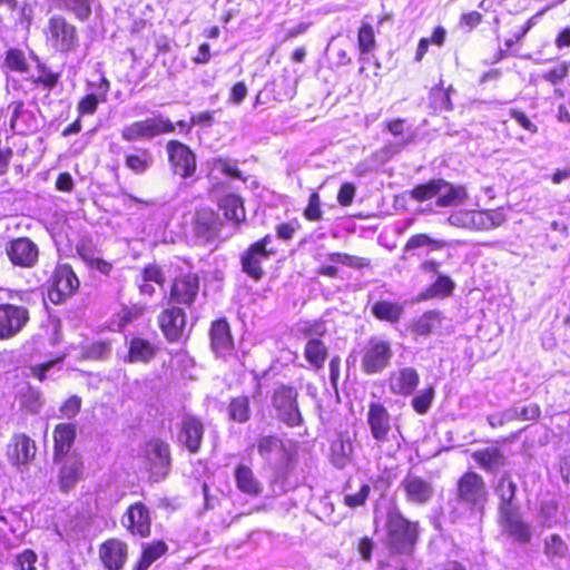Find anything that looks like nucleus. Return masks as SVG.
I'll return each mask as SVG.
<instances>
[{"label": "nucleus", "mask_w": 570, "mask_h": 570, "mask_svg": "<svg viewBox=\"0 0 570 570\" xmlns=\"http://www.w3.org/2000/svg\"><path fill=\"white\" fill-rule=\"evenodd\" d=\"M386 543L396 553H411L417 537L419 524L407 520L397 508L387 512Z\"/></svg>", "instance_id": "f257e3e1"}, {"label": "nucleus", "mask_w": 570, "mask_h": 570, "mask_svg": "<svg viewBox=\"0 0 570 570\" xmlns=\"http://www.w3.org/2000/svg\"><path fill=\"white\" fill-rule=\"evenodd\" d=\"M47 45L58 53L76 52L80 46L79 33L75 24L61 14L49 18L45 28Z\"/></svg>", "instance_id": "f03ea898"}, {"label": "nucleus", "mask_w": 570, "mask_h": 570, "mask_svg": "<svg viewBox=\"0 0 570 570\" xmlns=\"http://www.w3.org/2000/svg\"><path fill=\"white\" fill-rule=\"evenodd\" d=\"M175 126L169 118L157 115L145 120L134 121L121 130V138L125 141L132 142L140 139L150 140L159 135L171 134Z\"/></svg>", "instance_id": "7ed1b4c3"}, {"label": "nucleus", "mask_w": 570, "mask_h": 570, "mask_svg": "<svg viewBox=\"0 0 570 570\" xmlns=\"http://www.w3.org/2000/svg\"><path fill=\"white\" fill-rule=\"evenodd\" d=\"M170 171L187 180L196 174L197 158L189 146L179 140H169L165 146Z\"/></svg>", "instance_id": "20e7f679"}, {"label": "nucleus", "mask_w": 570, "mask_h": 570, "mask_svg": "<svg viewBox=\"0 0 570 570\" xmlns=\"http://www.w3.org/2000/svg\"><path fill=\"white\" fill-rule=\"evenodd\" d=\"M295 332L307 340L304 356H327V347L322 340L327 333L324 320L299 321Z\"/></svg>", "instance_id": "39448f33"}, {"label": "nucleus", "mask_w": 570, "mask_h": 570, "mask_svg": "<svg viewBox=\"0 0 570 570\" xmlns=\"http://www.w3.org/2000/svg\"><path fill=\"white\" fill-rule=\"evenodd\" d=\"M272 403L277 411V416L288 426H297L302 423V415L297 405V391L294 387L282 385L272 396Z\"/></svg>", "instance_id": "423d86ee"}, {"label": "nucleus", "mask_w": 570, "mask_h": 570, "mask_svg": "<svg viewBox=\"0 0 570 570\" xmlns=\"http://www.w3.org/2000/svg\"><path fill=\"white\" fill-rule=\"evenodd\" d=\"M456 491L460 502L478 511L482 510L488 492L481 475L475 472L464 473L458 481Z\"/></svg>", "instance_id": "0eeeda50"}, {"label": "nucleus", "mask_w": 570, "mask_h": 570, "mask_svg": "<svg viewBox=\"0 0 570 570\" xmlns=\"http://www.w3.org/2000/svg\"><path fill=\"white\" fill-rule=\"evenodd\" d=\"M271 243L272 236L266 235L253 243L240 256L242 271L255 281H259L264 275L262 263L274 254L273 250L267 249Z\"/></svg>", "instance_id": "6e6552de"}, {"label": "nucleus", "mask_w": 570, "mask_h": 570, "mask_svg": "<svg viewBox=\"0 0 570 570\" xmlns=\"http://www.w3.org/2000/svg\"><path fill=\"white\" fill-rule=\"evenodd\" d=\"M29 311L22 305L0 304V340L14 337L29 322Z\"/></svg>", "instance_id": "1a4fd4ad"}, {"label": "nucleus", "mask_w": 570, "mask_h": 570, "mask_svg": "<svg viewBox=\"0 0 570 570\" xmlns=\"http://www.w3.org/2000/svg\"><path fill=\"white\" fill-rule=\"evenodd\" d=\"M400 489L404 492L406 501L416 505L426 504L434 495L432 480L413 472H409L403 478Z\"/></svg>", "instance_id": "9d476101"}, {"label": "nucleus", "mask_w": 570, "mask_h": 570, "mask_svg": "<svg viewBox=\"0 0 570 570\" xmlns=\"http://www.w3.org/2000/svg\"><path fill=\"white\" fill-rule=\"evenodd\" d=\"M79 287V279L68 264L59 265L53 275L51 286L48 292L50 301L55 304L60 303L66 297L72 295Z\"/></svg>", "instance_id": "9b49d317"}, {"label": "nucleus", "mask_w": 570, "mask_h": 570, "mask_svg": "<svg viewBox=\"0 0 570 570\" xmlns=\"http://www.w3.org/2000/svg\"><path fill=\"white\" fill-rule=\"evenodd\" d=\"M199 293V276L196 273H181L170 286V302L191 306Z\"/></svg>", "instance_id": "f8f14e48"}, {"label": "nucleus", "mask_w": 570, "mask_h": 570, "mask_svg": "<svg viewBox=\"0 0 570 570\" xmlns=\"http://www.w3.org/2000/svg\"><path fill=\"white\" fill-rule=\"evenodd\" d=\"M6 252L10 262L14 266L22 268L33 267L39 257V248L37 244L28 237L12 239L8 244Z\"/></svg>", "instance_id": "ddd939ff"}, {"label": "nucleus", "mask_w": 570, "mask_h": 570, "mask_svg": "<svg viewBox=\"0 0 570 570\" xmlns=\"http://www.w3.org/2000/svg\"><path fill=\"white\" fill-rule=\"evenodd\" d=\"M145 456L156 481L167 475L170 466L169 445L160 440H150L145 446Z\"/></svg>", "instance_id": "4468645a"}, {"label": "nucleus", "mask_w": 570, "mask_h": 570, "mask_svg": "<svg viewBox=\"0 0 570 570\" xmlns=\"http://www.w3.org/2000/svg\"><path fill=\"white\" fill-rule=\"evenodd\" d=\"M58 461L61 462L58 475L59 488L61 491L68 492L82 479L85 472L83 461L75 453L61 456Z\"/></svg>", "instance_id": "2eb2a0df"}, {"label": "nucleus", "mask_w": 570, "mask_h": 570, "mask_svg": "<svg viewBox=\"0 0 570 570\" xmlns=\"http://www.w3.org/2000/svg\"><path fill=\"white\" fill-rule=\"evenodd\" d=\"M159 324L169 342H179L185 337L186 314L183 308L174 306L159 315Z\"/></svg>", "instance_id": "dca6fc26"}, {"label": "nucleus", "mask_w": 570, "mask_h": 570, "mask_svg": "<svg viewBox=\"0 0 570 570\" xmlns=\"http://www.w3.org/2000/svg\"><path fill=\"white\" fill-rule=\"evenodd\" d=\"M121 523L132 534L141 538L150 534V514L147 507L140 502L131 504L121 519Z\"/></svg>", "instance_id": "f3484780"}, {"label": "nucleus", "mask_w": 570, "mask_h": 570, "mask_svg": "<svg viewBox=\"0 0 570 570\" xmlns=\"http://www.w3.org/2000/svg\"><path fill=\"white\" fill-rule=\"evenodd\" d=\"M500 521L504 531L515 541L525 543L530 540V527L521 520L514 505H505L500 508Z\"/></svg>", "instance_id": "a211bd4d"}, {"label": "nucleus", "mask_w": 570, "mask_h": 570, "mask_svg": "<svg viewBox=\"0 0 570 570\" xmlns=\"http://www.w3.org/2000/svg\"><path fill=\"white\" fill-rule=\"evenodd\" d=\"M35 441L26 434H16L7 445L8 460L13 465L28 464L36 455Z\"/></svg>", "instance_id": "6ab92c4d"}, {"label": "nucleus", "mask_w": 570, "mask_h": 570, "mask_svg": "<svg viewBox=\"0 0 570 570\" xmlns=\"http://www.w3.org/2000/svg\"><path fill=\"white\" fill-rule=\"evenodd\" d=\"M390 414L387 410L380 403H371L367 412V424L371 435L379 443L387 441L391 431Z\"/></svg>", "instance_id": "aec40b11"}, {"label": "nucleus", "mask_w": 570, "mask_h": 570, "mask_svg": "<svg viewBox=\"0 0 570 570\" xmlns=\"http://www.w3.org/2000/svg\"><path fill=\"white\" fill-rule=\"evenodd\" d=\"M353 441L354 435L348 432H341L331 442L330 460L335 468L344 469L351 463L354 452Z\"/></svg>", "instance_id": "412c9836"}, {"label": "nucleus", "mask_w": 570, "mask_h": 570, "mask_svg": "<svg viewBox=\"0 0 570 570\" xmlns=\"http://www.w3.org/2000/svg\"><path fill=\"white\" fill-rule=\"evenodd\" d=\"M295 92V87L291 85V80L287 77H281L265 85L264 89L256 96L255 104H266L271 99L284 101L292 99Z\"/></svg>", "instance_id": "4be33fe9"}, {"label": "nucleus", "mask_w": 570, "mask_h": 570, "mask_svg": "<svg viewBox=\"0 0 570 570\" xmlns=\"http://www.w3.org/2000/svg\"><path fill=\"white\" fill-rule=\"evenodd\" d=\"M209 338L212 350L217 356H225L232 350L234 341L226 318H218L212 323Z\"/></svg>", "instance_id": "5701e85b"}, {"label": "nucleus", "mask_w": 570, "mask_h": 570, "mask_svg": "<svg viewBox=\"0 0 570 570\" xmlns=\"http://www.w3.org/2000/svg\"><path fill=\"white\" fill-rule=\"evenodd\" d=\"M204 434L203 423L194 416H185L181 422L180 442L191 452H198Z\"/></svg>", "instance_id": "b1692460"}, {"label": "nucleus", "mask_w": 570, "mask_h": 570, "mask_svg": "<svg viewBox=\"0 0 570 570\" xmlns=\"http://www.w3.org/2000/svg\"><path fill=\"white\" fill-rule=\"evenodd\" d=\"M219 225L218 216L213 210L203 209L196 214L194 230L203 242H212L218 234Z\"/></svg>", "instance_id": "393cba45"}, {"label": "nucleus", "mask_w": 570, "mask_h": 570, "mask_svg": "<svg viewBox=\"0 0 570 570\" xmlns=\"http://www.w3.org/2000/svg\"><path fill=\"white\" fill-rule=\"evenodd\" d=\"M100 558L109 570H120L127 558V546L119 540H108L100 548Z\"/></svg>", "instance_id": "a878e982"}, {"label": "nucleus", "mask_w": 570, "mask_h": 570, "mask_svg": "<svg viewBox=\"0 0 570 570\" xmlns=\"http://www.w3.org/2000/svg\"><path fill=\"white\" fill-rule=\"evenodd\" d=\"M125 166L136 175H144L155 163L154 155L150 149L141 147H132L125 151Z\"/></svg>", "instance_id": "bb28decb"}, {"label": "nucleus", "mask_w": 570, "mask_h": 570, "mask_svg": "<svg viewBox=\"0 0 570 570\" xmlns=\"http://www.w3.org/2000/svg\"><path fill=\"white\" fill-rule=\"evenodd\" d=\"M419 384V375L414 368L404 367L394 372L390 379V389L395 394L410 395Z\"/></svg>", "instance_id": "cd10ccee"}, {"label": "nucleus", "mask_w": 570, "mask_h": 570, "mask_svg": "<svg viewBox=\"0 0 570 570\" xmlns=\"http://www.w3.org/2000/svg\"><path fill=\"white\" fill-rule=\"evenodd\" d=\"M472 459L487 472L495 473L505 464V456L498 448H485L472 453Z\"/></svg>", "instance_id": "c85d7f7f"}, {"label": "nucleus", "mask_w": 570, "mask_h": 570, "mask_svg": "<svg viewBox=\"0 0 570 570\" xmlns=\"http://www.w3.org/2000/svg\"><path fill=\"white\" fill-rule=\"evenodd\" d=\"M76 436V429L73 424L61 423L58 424L53 431L55 440V461L61 456H67Z\"/></svg>", "instance_id": "c756f323"}, {"label": "nucleus", "mask_w": 570, "mask_h": 570, "mask_svg": "<svg viewBox=\"0 0 570 570\" xmlns=\"http://www.w3.org/2000/svg\"><path fill=\"white\" fill-rule=\"evenodd\" d=\"M448 243L443 239L432 238L428 234H415L411 236L403 247L404 253H413L416 249H425V255L444 248Z\"/></svg>", "instance_id": "7c9ffc66"}, {"label": "nucleus", "mask_w": 570, "mask_h": 570, "mask_svg": "<svg viewBox=\"0 0 570 570\" xmlns=\"http://www.w3.org/2000/svg\"><path fill=\"white\" fill-rule=\"evenodd\" d=\"M235 479L237 488L242 492L252 497H257L262 493L263 487L249 468L239 465L236 469Z\"/></svg>", "instance_id": "2f4dec72"}, {"label": "nucleus", "mask_w": 570, "mask_h": 570, "mask_svg": "<svg viewBox=\"0 0 570 570\" xmlns=\"http://www.w3.org/2000/svg\"><path fill=\"white\" fill-rule=\"evenodd\" d=\"M219 208L228 220H233L236 225L245 220V208L242 198L238 195L229 194L219 202Z\"/></svg>", "instance_id": "473e14b6"}, {"label": "nucleus", "mask_w": 570, "mask_h": 570, "mask_svg": "<svg viewBox=\"0 0 570 570\" xmlns=\"http://www.w3.org/2000/svg\"><path fill=\"white\" fill-rule=\"evenodd\" d=\"M436 196V206L439 207L458 206L463 204L468 198L466 190L463 186H454L449 181H446L443 190Z\"/></svg>", "instance_id": "72a5a7b5"}, {"label": "nucleus", "mask_w": 570, "mask_h": 570, "mask_svg": "<svg viewBox=\"0 0 570 570\" xmlns=\"http://www.w3.org/2000/svg\"><path fill=\"white\" fill-rule=\"evenodd\" d=\"M543 552L546 557L554 564H559L568 557V546L558 534H550L544 539Z\"/></svg>", "instance_id": "f704fd0d"}, {"label": "nucleus", "mask_w": 570, "mask_h": 570, "mask_svg": "<svg viewBox=\"0 0 570 570\" xmlns=\"http://www.w3.org/2000/svg\"><path fill=\"white\" fill-rule=\"evenodd\" d=\"M2 69L6 72L28 73L29 63L23 50L10 48L4 53Z\"/></svg>", "instance_id": "c9c22d12"}, {"label": "nucleus", "mask_w": 570, "mask_h": 570, "mask_svg": "<svg viewBox=\"0 0 570 570\" xmlns=\"http://www.w3.org/2000/svg\"><path fill=\"white\" fill-rule=\"evenodd\" d=\"M372 313L376 318L381 321L394 323L401 318L403 314V307L397 303L379 301L372 306Z\"/></svg>", "instance_id": "e433bc0d"}, {"label": "nucleus", "mask_w": 570, "mask_h": 570, "mask_svg": "<svg viewBox=\"0 0 570 570\" xmlns=\"http://www.w3.org/2000/svg\"><path fill=\"white\" fill-rule=\"evenodd\" d=\"M446 185V180L439 178L432 179L425 184L416 185L411 191V198L417 202H425L435 197Z\"/></svg>", "instance_id": "4c0bfd02"}, {"label": "nucleus", "mask_w": 570, "mask_h": 570, "mask_svg": "<svg viewBox=\"0 0 570 570\" xmlns=\"http://www.w3.org/2000/svg\"><path fill=\"white\" fill-rule=\"evenodd\" d=\"M60 8L72 13L81 22L87 21L92 12L94 0H59Z\"/></svg>", "instance_id": "58836bf2"}, {"label": "nucleus", "mask_w": 570, "mask_h": 570, "mask_svg": "<svg viewBox=\"0 0 570 570\" xmlns=\"http://www.w3.org/2000/svg\"><path fill=\"white\" fill-rule=\"evenodd\" d=\"M167 551V546L163 541L147 544L144 550L136 570H147L157 559Z\"/></svg>", "instance_id": "ea45409f"}, {"label": "nucleus", "mask_w": 570, "mask_h": 570, "mask_svg": "<svg viewBox=\"0 0 570 570\" xmlns=\"http://www.w3.org/2000/svg\"><path fill=\"white\" fill-rule=\"evenodd\" d=\"M441 323V313L428 311L413 324V331L419 335H428Z\"/></svg>", "instance_id": "a19ab883"}, {"label": "nucleus", "mask_w": 570, "mask_h": 570, "mask_svg": "<svg viewBox=\"0 0 570 570\" xmlns=\"http://www.w3.org/2000/svg\"><path fill=\"white\" fill-rule=\"evenodd\" d=\"M228 415L229 419L244 423L249 419L250 409H249V400L247 396H238L230 401L228 405Z\"/></svg>", "instance_id": "79ce46f5"}, {"label": "nucleus", "mask_w": 570, "mask_h": 570, "mask_svg": "<svg viewBox=\"0 0 570 570\" xmlns=\"http://www.w3.org/2000/svg\"><path fill=\"white\" fill-rule=\"evenodd\" d=\"M357 43L361 52V60H365V56L372 52L376 45L374 29L370 23H363L358 29Z\"/></svg>", "instance_id": "37998d69"}, {"label": "nucleus", "mask_w": 570, "mask_h": 570, "mask_svg": "<svg viewBox=\"0 0 570 570\" xmlns=\"http://www.w3.org/2000/svg\"><path fill=\"white\" fill-rule=\"evenodd\" d=\"M451 86L446 90H443L442 81L432 88L431 99L435 110L451 111L453 109V105L451 101Z\"/></svg>", "instance_id": "c03bdc74"}, {"label": "nucleus", "mask_w": 570, "mask_h": 570, "mask_svg": "<svg viewBox=\"0 0 570 570\" xmlns=\"http://www.w3.org/2000/svg\"><path fill=\"white\" fill-rule=\"evenodd\" d=\"M30 58L37 62L38 76L36 82L42 85L47 89H52L59 80V75L50 70L45 63L40 61L38 56L30 53Z\"/></svg>", "instance_id": "a18cd8bd"}, {"label": "nucleus", "mask_w": 570, "mask_h": 570, "mask_svg": "<svg viewBox=\"0 0 570 570\" xmlns=\"http://www.w3.org/2000/svg\"><path fill=\"white\" fill-rule=\"evenodd\" d=\"M515 483L511 480L510 476L503 475L500 479L495 488V492L501 500L500 508L505 505H513L512 500L515 495Z\"/></svg>", "instance_id": "49530a36"}, {"label": "nucleus", "mask_w": 570, "mask_h": 570, "mask_svg": "<svg viewBox=\"0 0 570 570\" xmlns=\"http://www.w3.org/2000/svg\"><path fill=\"white\" fill-rule=\"evenodd\" d=\"M454 286V282L449 276L439 274L436 279L428 288V296H448L453 292Z\"/></svg>", "instance_id": "de8ad7c7"}, {"label": "nucleus", "mask_w": 570, "mask_h": 570, "mask_svg": "<svg viewBox=\"0 0 570 570\" xmlns=\"http://www.w3.org/2000/svg\"><path fill=\"white\" fill-rule=\"evenodd\" d=\"M330 262L334 264H342L353 268H364L370 266V259L354 256L345 253H331L328 254Z\"/></svg>", "instance_id": "09e8293b"}, {"label": "nucleus", "mask_w": 570, "mask_h": 570, "mask_svg": "<svg viewBox=\"0 0 570 570\" xmlns=\"http://www.w3.org/2000/svg\"><path fill=\"white\" fill-rule=\"evenodd\" d=\"M157 353L155 347L146 340L134 337L130 341L128 356H154Z\"/></svg>", "instance_id": "8fccbe9b"}, {"label": "nucleus", "mask_w": 570, "mask_h": 570, "mask_svg": "<svg viewBox=\"0 0 570 570\" xmlns=\"http://www.w3.org/2000/svg\"><path fill=\"white\" fill-rule=\"evenodd\" d=\"M371 493V485L367 483L361 484L356 493H346L344 495V503L350 508L362 507Z\"/></svg>", "instance_id": "3c124183"}, {"label": "nucleus", "mask_w": 570, "mask_h": 570, "mask_svg": "<svg viewBox=\"0 0 570 570\" xmlns=\"http://www.w3.org/2000/svg\"><path fill=\"white\" fill-rule=\"evenodd\" d=\"M139 277H141V281L151 282L160 287H164L165 275L161 268L156 264H149L145 266Z\"/></svg>", "instance_id": "603ef678"}, {"label": "nucleus", "mask_w": 570, "mask_h": 570, "mask_svg": "<svg viewBox=\"0 0 570 570\" xmlns=\"http://www.w3.org/2000/svg\"><path fill=\"white\" fill-rule=\"evenodd\" d=\"M323 212L321 209V198L317 193H312L308 198L307 207L304 210V216L311 222L322 219Z\"/></svg>", "instance_id": "864d4df0"}, {"label": "nucleus", "mask_w": 570, "mask_h": 570, "mask_svg": "<svg viewBox=\"0 0 570 570\" xmlns=\"http://www.w3.org/2000/svg\"><path fill=\"white\" fill-rule=\"evenodd\" d=\"M37 554L32 550H24L17 556L14 570H37Z\"/></svg>", "instance_id": "5fc2aeb1"}, {"label": "nucleus", "mask_w": 570, "mask_h": 570, "mask_svg": "<svg viewBox=\"0 0 570 570\" xmlns=\"http://www.w3.org/2000/svg\"><path fill=\"white\" fill-rule=\"evenodd\" d=\"M102 101L101 97L97 94H88L86 95L77 106L78 112L80 116L82 115H94L97 110L99 102Z\"/></svg>", "instance_id": "6e6d98bb"}, {"label": "nucleus", "mask_w": 570, "mask_h": 570, "mask_svg": "<svg viewBox=\"0 0 570 570\" xmlns=\"http://www.w3.org/2000/svg\"><path fill=\"white\" fill-rule=\"evenodd\" d=\"M433 396V387H429L428 390L423 391L421 394H419L412 400V405L414 410L420 414L425 413L431 406Z\"/></svg>", "instance_id": "4d7b16f0"}, {"label": "nucleus", "mask_w": 570, "mask_h": 570, "mask_svg": "<svg viewBox=\"0 0 570 570\" xmlns=\"http://www.w3.org/2000/svg\"><path fill=\"white\" fill-rule=\"evenodd\" d=\"M569 73V63L562 62L543 73V79L552 85L561 82Z\"/></svg>", "instance_id": "13d9d810"}, {"label": "nucleus", "mask_w": 570, "mask_h": 570, "mask_svg": "<svg viewBox=\"0 0 570 570\" xmlns=\"http://www.w3.org/2000/svg\"><path fill=\"white\" fill-rule=\"evenodd\" d=\"M35 9L33 6L24 1L18 12L17 23L24 30H29L33 20Z\"/></svg>", "instance_id": "bf43d9fd"}, {"label": "nucleus", "mask_w": 570, "mask_h": 570, "mask_svg": "<svg viewBox=\"0 0 570 570\" xmlns=\"http://www.w3.org/2000/svg\"><path fill=\"white\" fill-rule=\"evenodd\" d=\"M141 315L139 307H122L118 313V328L124 330L128 324L137 320Z\"/></svg>", "instance_id": "052dcab7"}, {"label": "nucleus", "mask_w": 570, "mask_h": 570, "mask_svg": "<svg viewBox=\"0 0 570 570\" xmlns=\"http://www.w3.org/2000/svg\"><path fill=\"white\" fill-rule=\"evenodd\" d=\"M471 210H456L448 217L450 225L471 229Z\"/></svg>", "instance_id": "680f3d73"}, {"label": "nucleus", "mask_w": 570, "mask_h": 570, "mask_svg": "<svg viewBox=\"0 0 570 570\" xmlns=\"http://www.w3.org/2000/svg\"><path fill=\"white\" fill-rule=\"evenodd\" d=\"M356 187L352 183H344L340 187L337 202L341 206H350L354 199Z\"/></svg>", "instance_id": "e2e57ef3"}, {"label": "nucleus", "mask_w": 570, "mask_h": 570, "mask_svg": "<svg viewBox=\"0 0 570 570\" xmlns=\"http://www.w3.org/2000/svg\"><path fill=\"white\" fill-rule=\"evenodd\" d=\"M390 345L381 338H372L368 343V352L366 356H389Z\"/></svg>", "instance_id": "0e129e2a"}, {"label": "nucleus", "mask_w": 570, "mask_h": 570, "mask_svg": "<svg viewBox=\"0 0 570 570\" xmlns=\"http://www.w3.org/2000/svg\"><path fill=\"white\" fill-rule=\"evenodd\" d=\"M471 229L474 230H490L489 215L487 210H471Z\"/></svg>", "instance_id": "69168bd1"}, {"label": "nucleus", "mask_w": 570, "mask_h": 570, "mask_svg": "<svg viewBox=\"0 0 570 570\" xmlns=\"http://www.w3.org/2000/svg\"><path fill=\"white\" fill-rule=\"evenodd\" d=\"M81 400L73 395L69 397L63 405L60 407L61 413L67 417H73L80 410Z\"/></svg>", "instance_id": "338daca9"}, {"label": "nucleus", "mask_w": 570, "mask_h": 570, "mask_svg": "<svg viewBox=\"0 0 570 570\" xmlns=\"http://www.w3.org/2000/svg\"><path fill=\"white\" fill-rule=\"evenodd\" d=\"M279 444V440L275 436H264L259 439L257 449L262 455H267L274 451Z\"/></svg>", "instance_id": "774afa93"}]
</instances>
